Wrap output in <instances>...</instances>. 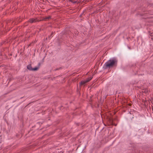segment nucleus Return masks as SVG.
<instances>
[{"label":"nucleus","instance_id":"10","mask_svg":"<svg viewBox=\"0 0 153 153\" xmlns=\"http://www.w3.org/2000/svg\"><path fill=\"white\" fill-rule=\"evenodd\" d=\"M40 65H41V64L40 63H39L38 64L39 67H39V66H40Z\"/></svg>","mask_w":153,"mask_h":153},{"label":"nucleus","instance_id":"3","mask_svg":"<svg viewBox=\"0 0 153 153\" xmlns=\"http://www.w3.org/2000/svg\"><path fill=\"white\" fill-rule=\"evenodd\" d=\"M37 21V19H30L28 21V22H29L31 23L36 22Z\"/></svg>","mask_w":153,"mask_h":153},{"label":"nucleus","instance_id":"6","mask_svg":"<svg viewBox=\"0 0 153 153\" xmlns=\"http://www.w3.org/2000/svg\"><path fill=\"white\" fill-rule=\"evenodd\" d=\"M92 77H89V78H87L86 79V80H85L86 81V82H89L91 79H92Z\"/></svg>","mask_w":153,"mask_h":153},{"label":"nucleus","instance_id":"1","mask_svg":"<svg viewBox=\"0 0 153 153\" xmlns=\"http://www.w3.org/2000/svg\"><path fill=\"white\" fill-rule=\"evenodd\" d=\"M117 62V60L115 58L110 59L104 64L103 68L104 69H106L114 66H116Z\"/></svg>","mask_w":153,"mask_h":153},{"label":"nucleus","instance_id":"15","mask_svg":"<svg viewBox=\"0 0 153 153\" xmlns=\"http://www.w3.org/2000/svg\"><path fill=\"white\" fill-rule=\"evenodd\" d=\"M69 1H71V0H68Z\"/></svg>","mask_w":153,"mask_h":153},{"label":"nucleus","instance_id":"12","mask_svg":"<svg viewBox=\"0 0 153 153\" xmlns=\"http://www.w3.org/2000/svg\"><path fill=\"white\" fill-rule=\"evenodd\" d=\"M92 0H86V1L88 2L90 1H91Z\"/></svg>","mask_w":153,"mask_h":153},{"label":"nucleus","instance_id":"5","mask_svg":"<svg viewBox=\"0 0 153 153\" xmlns=\"http://www.w3.org/2000/svg\"><path fill=\"white\" fill-rule=\"evenodd\" d=\"M51 19V16H49L48 17H46L43 19V20L44 21H46L47 19Z\"/></svg>","mask_w":153,"mask_h":153},{"label":"nucleus","instance_id":"4","mask_svg":"<svg viewBox=\"0 0 153 153\" xmlns=\"http://www.w3.org/2000/svg\"><path fill=\"white\" fill-rule=\"evenodd\" d=\"M86 82V80L82 81L80 83V85H82L85 84L86 83H87V82Z\"/></svg>","mask_w":153,"mask_h":153},{"label":"nucleus","instance_id":"7","mask_svg":"<svg viewBox=\"0 0 153 153\" xmlns=\"http://www.w3.org/2000/svg\"><path fill=\"white\" fill-rule=\"evenodd\" d=\"M53 34V33L52 32L51 33V35H50V36H49V37L50 38H51L53 37L52 35Z\"/></svg>","mask_w":153,"mask_h":153},{"label":"nucleus","instance_id":"13","mask_svg":"<svg viewBox=\"0 0 153 153\" xmlns=\"http://www.w3.org/2000/svg\"><path fill=\"white\" fill-rule=\"evenodd\" d=\"M110 121H111V122H112V121H112V119H110Z\"/></svg>","mask_w":153,"mask_h":153},{"label":"nucleus","instance_id":"2","mask_svg":"<svg viewBox=\"0 0 153 153\" xmlns=\"http://www.w3.org/2000/svg\"><path fill=\"white\" fill-rule=\"evenodd\" d=\"M27 68L28 70L31 71H37L39 69V67H35L34 68H32L31 64H29L27 66Z\"/></svg>","mask_w":153,"mask_h":153},{"label":"nucleus","instance_id":"9","mask_svg":"<svg viewBox=\"0 0 153 153\" xmlns=\"http://www.w3.org/2000/svg\"><path fill=\"white\" fill-rule=\"evenodd\" d=\"M61 69V68L60 67L59 68L56 69H55V71H56L57 70H58L60 69Z\"/></svg>","mask_w":153,"mask_h":153},{"label":"nucleus","instance_id":"14","mask_svg":"<svg viewBox=\"0 0 153 153\" xmlns=\"http://www.w3.org/2000/svg\"><path fill=\"white\" fill-rule=\"evenodd\" d=\"M151 6L153 7V4H152L151 5Z\"/></svg>","mask_w":153,"mask_h":153},{"label":"nucleus","instance_id":"11","mask_svg":"<svg viewBox=\"0 0 153 153\" xmlns=\"http://www.w3.org/2000/svg\"><path fill=\"white\" fill-rule=\"evenodd\" d=\"M76 125L77 126H79V123H76Z\"/></svg>","mask_w":153,"mask_h":153},{"label":"nucleus","instance_id":"8","mask_svg":"<svg viewBox=\"0 0 153 153\" xmlns=\"http://www.w3.org/2000/svg\"><path fill=\"white\" fill-rule=\"evenodd\" d=\"M73 0H71V1H70L74 3H75L76 2V1H73Z\"/></svg>","mask_w":153,"mask_h":153},{"label":"nucleus","instance_id":"16","mask_svg":"<svg viewBox=\"0 0 153 153\" xmlns=\"http://www.w3.org/2000/svg\"><path fill=\"white\" fill-rule=\"evenodd\" d=\"M23 97H22L21 98V99H22V98H23Z\"/></svg>","mask_w":153,"mask_h":153}]
</instances>
